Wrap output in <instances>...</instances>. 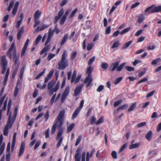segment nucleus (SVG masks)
Returning <instances> with one entry per match:
<instances>
[{"mask_svg":"<svg viewBox=\"0 0 161 161\" xmlns=\"http://www.w3.org/2000/svg\"><path fill=\"white\" fill-rule=\"evenodd\" d=\"M104 120V118L103 117H101L98 120L96 123V125H98L102 123Z\"/></svg>","mask_w":161,"mask_h":161,"instance_id":"a18cd8bd","label":"nucleus"},{"mask_svg":"<svg viewBox=\"0 0 161 161\" xmlns=\"http://www.w3.org/2000/svg\"><path fill=\"white\" fill-rule=\"evenodd\" d=\"M57 127L55 125L53 124V125L52 127L51 132V134L52 135L53 134H54V132H55L56 129V128Z\"/></svg>","mask_w":161,"mask_h":161,"instance_id":"13d9d810","label":"nucleus"},{"mask_svg":"<svg viewBox=\"0 0 161 161\" xmlns=\"http://www.w3.org/2000/svg\"><path fill=\"white\" fill-rule=\"evenodd\" d=\"M104 89V86L103 85H100L97 88V92H100L102 91Z\"/></svg>","mask_w":161,"mask_h":161,"instance_id":"0e129e2a","label":"nucleus"},{"mask_svg":"<svg viewBox=\"0 0 161 161\" xmlns=\"http://www.w3.org/2000/svg\"><path fill=\"white\" fill-rule=\"evenodd\" d=\"M125 69L128 71H133L134 70V67H131L130 66H126L125 67Z\"/></svg>","mask_w":161,"mask_h":161,"instance_id":"bf43d9fd","label":"nucleus"},{"mask_svg":"<svg viewBox=\"0 0 161 161\" xmlns=\"http://www.w3.org/2000/svg\"><path fill=\"white\" fill-rule=\"evenodd\" d=\"M84 103V101L83 100H82L80 102L79 107L76 109L73 113L72 116L73 119H75L79 114L81 108H82L83 106Z\"/></svg>","mask_w":161,"mask_h":161,"instance_id":"6e6552de","label":"nucleus"},{"mask_svg":"<svg viewBox=\"0 0 161 161\" xmlns=\"http://www.w3.org/2000/svg\"><path fill=\"white\" fill-rule=\"evenodd\" d=\"M34 21L35 23L33 27L35 28L40 23V21L38 20V19H34Z\"/></svg>","mask_w":161,"mask_h":161,"instance_id":"49530a36","label":"nucleus"},{"mask_svg":"<svg viewBox=\"0 0 161 161\" xmlns=\"http://www.w3.org/2000/svg\"><path fill=\"white\" fill-rule=\"evenodd\" d=\"M8 129L5 127L4 128L3 130V134L5 136H7L8 135Z\"/></svg>","mask_w":161,"mask_h":161,"instance_id":"69168bd1","label":"nucleus"},{"mask_svg":"<svg viewBox=\"0 0 161 161\" xmlns=\"http://www.w3.org/2000/svg\"><path fill=\"white\" fill-rule=\"evenodd\" d=\"M19 68V65L18 64L17 65H16L14 69V70H13V74H12V76L13 78H14V77L16 75V74L17 72V71L18 70Z\"/></svg>","mask_w":161,"mask_h":161,"instance_id":"cd10ccee","label":"nucleus"},{"mask_svg":"<svg viewBox=\"0 0 161 161\" xmlns=\"http://www.w3.org/2000/svg\"><path fill=\"white\" fill-rule=\"evenodd\" d=\"M1 64L2 67V73L4 74L7 68V61L6 57L4 55L2 56L1 57Z\"/></svg>","mask_w":161,"mask_h":161,"instance_id":"423d86ee","label":"nucleus"},{"mask_svg":"<svg viewBox=\"0 0 161 161\" xmlns=\"http://www.w3.org/2000/svg\"><path fill=\"white\" fill-rule=\"evenodd\" d=\"M29 41L30 40L29 39H27L22 51L21 54V56H23L24 55Z\"/></svg>","mask_w":161,"mask_h":161,"instance_id":"a211bd4d","label":"nucleus"},{"mask_svg":"<svg viewBox=\"0 0 161 161\" xmlns=\"http://www.w3.org/2000/svg\"><path fill=\"white\" fill-rule=\"evenodd\" d=\"M6 96V95L5 94L4 95V96L1 98V99L0 100V108H1V107L2 106V105L3 103V101L4 100Z\"/></svg>","mask_w":161,"mask_h":161,"instance_id":"338daca9","label":"nucleus"},{"mask_svg":"<svg viewBox=\"0 0 161 161\" xmlns=\"http://www.w3.org/2000/svg\"><path fill=\"white\" fill-rule=\"evenodd\" d=\"M119 61H117L114 62V63H112L110 68L111 71L113 72L116 69H117L116 71H121L126 65V63L125 62H124L119 66Z\"/></svg>","mask_w":161,"mask_h":161,"instance_id":"39448f33","label":"nucleus"},{"mask_svg":"<svg viewBox=\"0 0 161 161\" xmlns=\"http://www.w3.org/2000/svg\"><path fill=\"white\" fill-rule=\"evenodd\" d=\"M24 32V27L23 26H22L17 34V38L18 40H20L22 35L23 34Z\"/></svg>","mask_w":161,"mask_h":161,"instance_id":"412c9836","label":"nucleus"},{"mask_svg":"<svg viewBox=\"0 0 161 161\" xmlns=\"http://www.w3.org/2000/svg\"><path fill=\"white\" fill-rule=\"evenodd\" d=\"M122 102V100H119L118 101L115 102L114 103V106L115 107L118 106Z\"/></svg>","mask_w":161,"mask_h":161,"instance_id":"052dcab7","label":"nucleus"},{"mask_svg":"<svg viewBox=\"0 0 161 161\" xmlns=\"http://www.w3.org/2000/svg\"><path fill=\"white\" fill-rule=\"evenodd\" d=\"M63 129L62 128L60 129L58 132L57 133L56 140H58V143L57 144L56 147L57 148H58L60 146L62 141L63 138L61 137V136L63 133Z\"/></svg>","mask_w":161,"mask_h":161,"instance_id":"0eeeda50","label":"nucleus"},{"mask_svg":"<svg viewBox=\"0 0 161 161\" xmlns=\"http://www.w3.org/2000/svg\"><path fill=\"white\" fill-rule=\"evenodd\" d=\"M54 83L53 81L49 82L47 85V88L49 90V95L50 96L53 95L54 92H56L59 89L60 86V82L58 81L55 85V87L53 88Z\"/></svg>","mask_w":161,"mask_h":161,"instance_id":"7ed1b4c3","label":"nucleus"},{"mask_svg":"<svg viewBox=\"0 0 161 161\" xmlns=\"http://www.w3.org/2000/svg\"><path fill=\"white\" fill-rule=\"evenodd\" d=\"M66 18V17H65V16H63L60 21L59 23L60 25H62L64 23Z\"/></svg>","mask_w":161,"mask_h":161,"instance_id":"37998d69","label":"nucleus"},{"mask_svg":"<svg viewBox=\"0 0 161 161\" xmlns=\"http://www.w3.org/2000/svg\"><path fill=\"white\" fill-rule=\"evenodd\" d=\"M111 155L114 158L116 159L117 158V153L115 151H112Z\"/></svg>","mask_w":161,"mask_h":161,"instance_id":"e2e57ef3","label":"nucleus"},{"mask_svg":"<svg viewBox=\"0 0 161 161\" xmlns=\"http://www.w3.org/2000/svg\"><path fill=\"white\" fill-rule=\"evenodd\" d=\"M130 30V28L129 27L126 28L125 29L123 30L122 31H121L120 33V34L121 35H123V34L128 32Z\"/></svg>","mask_w":161,"mask_h":161,"instance_id":"a19ab883","label":"nucleus"},{"mask_svg":"<svg viewBox=\"0 0 161 161\" xmlns=\"http://www.w3.org/2000/svg\"><path fill=\"white\" fill-rule=\"evenodd\" d=\"M75 125L74 123H72L70 125H69V126L67 128V132L69 133L70 132L74 127Z\"/></svg>","mask_w":161,"mask_h":161,"instance_id":"c9c22d12","label":"nucleus"},{"mask_svg":"<svg viewBox=\"0 0 161 161\" xmlns=\"http://www.w3.org/2000/svg\"><path fill=\"white\" fill-rule=\"evenodd\" d=\"M8 115V119L7 123L4 127L8 129H10L13 124V122L11 120V113L10 112V114Z\"/></svg>","mask_w":161,"mask_h":161,"instance_id":"9b49d317","label":"nucleus"},{"mask_svg":"<svg viewBox=\"0 0 161 161\" xmlns=\"http://www.w3.org/2000/svg\"><path fill=\"white\" fill-rule=\"evenodd\" d=\"M108 63H102L101 66L102 68L105 69H106L108 68Z\"/></svg>","mask_w":161,"mask_h":161,"instance_id":"de8ad7c7","label":"nucleus"},{"mask_svg":"<svg viewBox=\"0 0 161 161\" xmlns=\"http://www.w3.org/2000/svg\"><path fill=\"white\" fill-rule=\"evenodd\" d=\"M146 122H144L137 124V126L138 128H140L146 125Z\"/></svg>","mask_w":161,"mask_h":161,"instance_id":"6e6d98bb","label":"nucleus"},{"mask_svg":"<svg viewBox=\"0 0 161 161\" xmlns=\"http://www.w3.org/2000/svg\"><path fill=\"white\" fill-rule=\"evenodd\" d=\"M82 139V135H79L76 140L75 146H78L81 141Z\"/></svg>","mask_w":161,"mask_h":161,"instance_id":"7c9ffc66","label":"nucleus"},{"mask_svg":"<svg viewBox=\"0 0 161 161\" xmlns=\"http://www.w3.org/2000/svg\"><path fill=\"white\" fill-rule=\"evenodd\" d=\"M14 5V2L13 1L11 2L10 3L9 5L8 8V12H9L11 9L12 8Z\"/></svg>","mask_w":161,"mask_h":161,"instance_id":"5fc2aeb1","label":"nucleus"},{"mask_svg":"<svg viewBox=\"0 0 161 161\" xmlns=\"http://www.w3.org/2000/svg\"><path fill=\"white\" fill-rule=\"evenodd\" d=\"M70 91V87L69 86H67L64 92H63L61 97V100L62 103H63L65 100V99L66 98V97L67 96L69 95V93Z\"/></svg>","mask_w":161,"mask_h":161,"instance_id":"1a4fd4ad","label":"nucleus"},{"mask_svg":"<svg viewBox=\"0 0 161 161\" xmlns=\"http://www.w3.org/2000/svg\"><path fill=\"white\" fill-rule=\"evenodd\" d=\"M50 48V45L45 46V47L42 49L40 53V55H42L45 52L49 50Z\"/></svg>","mask_w":161,"mask_h":161,"instance_id":"393cba45","label":"nucleus"},{"mask_svg":"<svg viewBox=\"0 0 161 161\" xmlns=\"http://www.w3.org/2000/svg\"><path fill=\"white\" fill-rule=\"evenodd\" d=\"M92 76H87V77L85 78L84 81V83L86 84V87L88 88L90 85L91 84L92 81Z\"/></svg>","mask_w":161,"mask_h":161,"instance_id":"ddd939ff","label":"nucleus"},{"mask_svg":"<svg viewBox=\"0 0 161 161\" xmlns=\"http://www.w3.org/2000/svg\"><path fill=\"white\" fill-rule=\"evenodd\" d=\"M41 144V141H38L36 143L34 147V149H36Z\"/></svg>","mask_w":161,"mask_h":161,"instance_id":"774afa93","label":"nucleus"},{"mask_svg":"<svg viewBox=\"0 0 161 161\" xmlns=\"http://www.w3.org/2000/svg\"><path fill=\"white\" fill-rule=\"evenodd\" d=\"M25 147V143L24 142H22L21 143L18 156L20 157L24 152Z\"/></svg>","mask_w":161,"mask_h":161,"instance_id":"6ab92c4d","label":"nucleus"},{"mask_svg":"<svg viewBox=\"0 0 161 161\" xmlns=\"http://www.w3.org/2000/svg\"><path fill=\"white\" fill-rule=\"evenodd\" d=\"M144 19V16L142 14H140L138 16V21L139 23L143 22Z\"/></svg>","mask_w":161,"mask_h":161,"instance_id":"bb28decb","label":"nucleus"},{"mask_svg":"<svg viewBox=\"0 0 161 161\" xmlns=\"http://www.w3.org/2000/svg\"><path fill=\"white\" fill-rule=\"evenodd\" d=\"M128 144L127 143H125L121 147L118 152V153H120L123 151L127 146Z\"/></svg>","mask_w":161,"mask_h":161,"instance_id":"72a5a7b5","label":"nucleus"},{"mask_svg":"<svg viewBox=\"0 0 161 161\" xmlns=\"http://www.w3.org/2000/svg\"><path fill=\"white\" fill-rule=\"evenodd\" d=\"M42 37V36L40 35H39L36 38L35 42V45H37L38 43L39 42L41 39Z\"/></svg>","mask_w":161,"mask_h":161,"instance_id":"8fccbe9b","label":"nucleus"},{"mask_svg":"<svg viewBox=\"0 0 161 161\" xmlns=\"http://www.w3.org/2000/svg\"><path fill=\"white\" fill-rule=\"evenodd\" d=\"M119 45V41H116L115 42L112 46H111V48L112 49H113L115 47H118Z\"/></svg>","mask_w":161,"mask_h":161,"instance_id":"3c124183","label":"nucleus"},{"mask_svg":"<svg viewBox=\"0 0 161 161\" xmlns=\"http://www.w3.org/2000/svg\"><path fill=\"white\" fill-rule=\"evenodd\" d=\"M161 60L160 58H158L153 60L151 63V64L153 65H155L159 63Z\"/></svg>","mask_w":161,"mask_h":161,"instance_id":"f704fd0d","label":"nucleus"},{"mask_svg":"<svg viewBox=\"0 0 161 161\" xmlns=\"http://www.w3.org/2000/svg\"><path fill=\"white\" fill-rule=\"evenodd\" d=\"M54 72V69H52L49 72L47 76L45 78L44 81L45 82H48V80L51 78Z\"/></svg>","mask_w":161,"mask_h":161,"instance_id":"aec40b11","label":"nucleus"},{"mask_svg":"<svg viewBox=\"0 0 161 161\" xmlns=\"http://www.w3.org/2000/svg\"><path fill=\"white\" fill-rule=\"evenodd\" d=\"M78 10V9L77 8L75 9L72 12H71V14L69 15L70 18H72L76 14Z\"/></svg>","mask_w":161,"mask_h":161,"instance_id":"864d4df0","label":"nucleus"},{"mask_svg":"<svg viewBox=\"0 0 161 161\" xmlns=\"http://www.w3.org/2000/svg\"><path fill=\"white\" fill-rule=\"evenodd\" d=\"M65 111L64 110H62L60 111L56 120V121L54 124H55L57 126L58 129H60L62 126L63 121L64 117V116Z\"/></svg>","mask_w":161,"mask_h":161,"instance_id":"20e7f679","label":"nucleus"},{"mask_svg":"<svg viewBox=\"0 0 161 161\" xmlns=\"http://www.w3.org/2000/svg\"><path fill=\"white\" fill-rule=\"evenodd\" d=\"M68 37L69 35L68 33L64 35L60 43V45L61 46H62L65 43L68 39Z\"/></svg>","mask_w":161,"mask_h":161,"instance_id":"b1692460","label":"nucleus"},{"mask_svg":"<svg viewBox=\"0 0 161 161\" xmlns=\"http://www.w3.org/2000/svg\"><path fill=\"white\" fill-rule=\"evenodd\" d=\"M128 105L127 104H125L122 106H119L117 108V111H119L120 110L124 109L125 108L128 107Z\"/></svg>","mask_w":161,"mask_h":161,"instance_id":"4c0bfd02","label":"nucleus"},{"mask_svg":"<svg viewBox=\"0 0 161 161\" xmlns=\"http://www.w3.org/2000/svg\"><path fill=\"white\" fill-rule=\"evenodd\" d=\"M94 46V44L92 43H90L88 44L87 47V49L88 50H91L93 46Z\"/></svg>","mask_w":161,"mask_h":161,"instance_id":"680f3d73","label":"nucleus"},{"mask_svg":"<svg viewBox=\"0 0 161 161\" xmlns=\"http://www.w3.org/2000/svg\"><path fill=\"white\" fill-rule=\"evenodd\" d=\"M64 13V10L63 8L61 9L58 12V16H56L55 17V23H57L58 20L63 15Z\"/></svg>","mask_w":161,"mask_h":161,"instance_id":"2eb2a0df","label":"nucleus"},{"mask_svg":"<svg viewBox=\"0 0 161 161\" xmlns=\"http://www.w3.org/2000/svg\"><path fill=\"white\" fill-rule=\"evenodd\" d=\"M45 70L46 69H44L43 71L41 73H39L36 76V79H39L45 73Z\"/></svg>","mask_w":161,"mask_h":161,"instance_id":"c03bdc74","label":"nucleus"},{"mask_svg":"<svg viewBox=\"0 0 161 161\" xmlns=\"http://www.w3.org/2000/svg\"><path fill=\"white\" fill-rule=\"evenodd\" d=\"M19 3V2L18 1H17L16 2L14 5V8H13L12 11V13L13 15V16H14L17 12Z\"/></svg>","mask_w":161,"mask_h":161,"instance_id":"f3484780","label":"nucleus"},{"mask_svg":"<svg viewBox=\"0 0 161 161\" xmlns=\"http://www.w3.org/2000/svg\"><path fill=\"white\" fill-rule=\"evenodd\" d=\"M136 103H133L130 107L128 109V111H133L135 108H136Z\"/></svg>","mask_w":161,"mask_h":161,"instance_id":"603ef678","label":"nucleus"},{"mask_svg":"<svg viewBox=\"0 0 161 161\" xmlns=\"http://www.w3.org/2000/svg\"><path fill=\"white\" fill-rule=\"evenodd\" d=\"M67 54L66 51L64 52L61 58V60L58 63V69L63 70L69 66L68 60L66 59Z\"/></svg>","mask_w":161,"mask_h":161,"instance_id":"f03ea898","label":"nucleus"},{"mask_svg":"<svg viewBox=\"0 0 161 161\" xmlns=\"http://www.w3.org/2000/svg\"><path fill=\"white\" fill-rule=\"evenodd\" d=\"M49 111H47L46 114L44 115V118L45 119V121H46L47 120L49 117Z\"/></svg>","mask_w":161,"mask_h":161,"instance_id":"ea45409f","label":"nucleus"},{"mask_svg":"<svg viewBox=\"0 0 161 161\" xmlns=\"http://www.w3.org/2000/svg\"><path fill=\"white\" fill-rule=\"evenodd\" d=\"M25 66H23L20 70V72L19 74V77L20 79H22L24 74V73L25 69Z\"/></svg>","mask_w":161,"mask_h":161,"instance_id":"2f4dec72","label":"nucleus"},{"mask_svg":"<svg viewBox=\"0 0 161 161\" xmlns=\"http://www.w3.org/2000/svg\"><path fill=\"white\" fill-rule=\"evenodd\" d=\"M7 55L10 59H12V57L13 61L14 63V64L16 66L18 64L19 65L18 62L19 60V55H17L16 47L14 43H12L7 52Z\"/></svg>","mask_w":161,"mask_h":161,"instance_id":"f257e3e1","label":"nucleus"},{"mask_svg":"<svg viewBox=\"0 0 161 161\" xmlns=\"http://www.w3.org/2000/svg\"><path fill=\"white\" fill-rule=\"evenodd\" d=\"M12 100L11 99H10L9 100L8 105V112L7 115H9L10 114V108L11 105Z\"/></svg>","mask_w":161,"mask_h":161,"instance_id":"c85d7f7f","label":"nucleus"},{"mask_svg":"<svg viewBox=\"0 0 161 161\" xmlns=\"http://www.w3.org/2000/svg\"><path fill=\"white\" fill-rule=\"evenodd\" d=\"M93 69L92 68L91 66L89 67L86 71V73L88 74V76H92L91 74L92 72Z\"/></svg>","mask_w":161,"mask_h":161,"instance_id":"473e14b6","label":"nucleus"},{"mask_svg":"<svg viewBox=\"0 0 161 161\" xmlns=\"http://www.w3.org/2000/svg\"><path fill=\"white\" fill-rule=\"evenodd\" d=\"M81 75H78L76 79H75L74 81V82L75 84H76L79 81L81 78Z\"/></svg>","mask_w":161,"mask_h":161,"instance_id":"4d7b16f0","label":"nucleus"},{"mask_svg":"<svg viewBox=\"0 0 161 161\" xmlns=\"http://www.w3.org/2000/svg\"><path fill=\"white\" fill-rule=\"evenodd\" d=\"M81 148L78 147L76 150V153L75 156V161H80V152Z\"/></svg>","mask_w":161,"mask_h":161,"instance_id":"4468645a","label":"nucleus"},{"mask_svg":"<svg viewBox=\"0 0 161 161\" xmlns=\"http://www.w3.org/2000/svg\"><path fill=\"white\" fill-rule=\"evenodd\" d=\"M3 137L2 134L0 136V156L2 154L4 150L5 143L3 142Z\"/></svg>","mask_w":161,"mask_h":161,"instance_id":"9d476101","label":"nucleus"},{"mask_svg":"<svg viewBox=\"0 0 161 161\" xmlns=\"http://www.w3.org/2000/svg\"><path fill=\"white\" fill-rule=\"evenodd\" d=\"M153 132L150 130L145 135V138L148 141H150L153 137Z\"/></svg>","mask_w":161,"mask_h":161,"instance_id":"dca6fc26","label":"nucleus"},{"mask_svg":"<svg viewBox=\"0 0 161 161\" xmlns=\"http://www.w3.org/2000/svg\"><path fill=\"white\" fill-rule=\"evenodd\" d=\"M83 86V84H81L80 86H77L75 90L74 96L75 97L77 96L81 92V90Z\"/></svg>","mask_w":161,"mask_h":161,"instance_id":"f8f14e48","label":"nucleus"},{"mask_svg":"<svg viewBox=\"0 0 161 161\" xmlns=\"http://www.w3.org/2000/svg\"><path fill=\"white\" fill-rule=\"evenodd\" d=\"M95 59V56L93 57L92 58H90L88 61V64L89 65H91L94 62Z\"/></svg>","mask_w":161,"mask_h":161,"instance_id":"09e8293b","label":"nucleus"},{"mask_svg":"<svg viewBox=\"0 0 161 161\" xmlns=\"http://www.w3.org/2000/svg\"><path fill=\"white\" fill-rule=\"evenodd\" d=\"M55 54L52 53H49L47 57V59L48 61H50L52 58H53L55 56Z\"/></svg>","mask_w":161,"mask_h":161,"instance_id":"79ce46f5","label":"nucleus"},{"mask_svg":"<svg viewBox=\"0 0 161 161\" xmlns=\"http://www.w3.org/2000/svg\"><path fill=\"white\" fill-rule=\"evenodd\" d=\"M48 27V25H43L41 27H37L35 30V31L38 32L39 31H42Z\"/></svg>","mask_w":161,"mask_h":161,"instance_id":"4be33fe9","label":"nucleus"},{"mask_svg":"<svg viewBox=\"0 0 161 161\" xmlns=\"http://www.w3.org/2000/svg\"><path fill=\"white\" fill-rule=\"evenodd\" d=\"M76 75V72L75 71H74L73 72V74L72 76L71 82V83H73L75 79V78Z\"/></svg>","mask_w":161,"mask_h":161,"instance_id":"58836bf2","label":"nucleus"},{"mask_svg":"<svg viewBox=\"0 0 161 161\" xmlns=\"http://www.w3.org/2000/svg\"><path fill=\"white\" fill-rule=\"evenodd\" d=\"M42 14V12H40L39 10H36L35 13L34 15V19H38L40 18L41 14Z\"/></svg>","mask_w":161,"mask_h":161,"instance_id":"a878e982","label":"nucleus"},{"mask_svg":"<svg viewBox=\"0 0 161 161\" xmlns=\"http://www.w3.org/2000/svg\"><path fill=\"white\" fill-rule=\"evenodd\" d=\"M132 41H130L127 43H125L124 46L122 47V48L123 49H125L128 47H129L130 44L131 43Z\"/></svg>","mask_w":161,"mask_h":161,"instance_id":"c756f323","label":"nucleus"},{"mask_svg":"<svg viewBox=\"0 0 161 161\" xmlns=\"http://www.w3.org/2000/svg\"><path fill=\"white\" fill-rule=\"evenodd\" d=\"M123 78L122 77H119L117 78L114 82V84L115 85L118 84L122 80Z\"/></svg>","mask_w":161,"mask_h":161,"instance_id":"e433bc0d","label":"nucleus"},{"mask_svg":"<svg viewBox=\"0 0 161 161\" xmlns=\"http://www.w3.org/2000/svg\"><path fill=\"white\" fill-rule=\"evenodd\" d=\"M134 141L132 142L131 145L130 146L129 149H130L138 147L140 145V143H137L135 144H133Z\"/></svg>","mask_w":161,"mask_h":161,"instance_id":"5701e85b","label":"nucleus"}]
</instances>
